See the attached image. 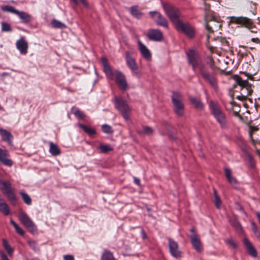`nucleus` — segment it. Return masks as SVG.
Segmentation results:
<instances>
[{"mask_svg":"<svg viewBox=\"0 0 260 260\" xmlns=\"http://www.w3.org/2000/svg\"><path fill=\"white\" fill-rule=\"evenodd\" d=\"M186 55L188 63L191 65L192 70L195 71L196 68L199 67L200 73L204 80L209 82L213 88L216 89V80L205 70L204 66L203 64L198 52L193 50H190L186 53Z\"/></svg>","mask_w":260,"mask_h":260,"instance_id":"1","label":"nucleus"},{"mask_svg":"<svg viewBox=\"0 0 260 260\" xmlns=\"http://www.w3.org/2000/svg\"><path fill=\"white\" fill-rule=\"evenodd\" d=\"M209 109L216 121L222 129L228 127V121L225 113L221 110L218 104L213 101L209 102Z\"/></svg>","mask_w":260,"mask_h":260,"instance_id":"2","label":"nucleus"},{"mask_svg":"<svg viewBox=\"0 0 260 260\" xmlns=\"http://www.w3.org/2000/svg\"><path fill=\"white\" fill-rule=\"evenodd\" d=\"M163 8L167 15L172 22L175 27L182 21L179 19L181 13L180 10L172 6L167 4H163Z\"/></svg>","mask_w":260,"mask_h":260,"instance_id":"3","label":"nucleus"},{"mask_svg":"<svg viewBox=\"0 0 260 260\" xmlns=\"http://www.w3.org/2000/svg\"><path fill=\"white\" fill-rule=\"evenodd\" d=\"M172 100L175 113L179 116H182L184 114V104L182 95L178 92H174Z\"/></svg>","mask_w":260,"mask_h":260,"instance_id":"4","label":"nucleus"},{"mask_svg":"<svg viewBox=\"0 0 260 260\" xmlns=\"http://www.w3.org/2000/svg\"><path fill=\"white\" fill-rule=\"evenodd\" d=\"M115 107L120 112L125 120H128L131 112V108L122 99L115 98Z\"/></svg>","mask_w":260,"mask_h":260,"instance_id":"5","label":"nucleus"},{"mask_svg":"<svg viewBox=\"0 0 260 260\" xmlns=\"http://www.w3.org/2000/svg\"><path fill=\"white\" fill-rule=\"evenodd\" d=\"M19 218L21 222L30 232L34 234L37 232V229L36 226L24 212L22 211H19Z\"/></svg>","mask_w":260,"mask_h":260,"instance_id":"6","label":"nucleus"},{"mask_svg":"<svg viewBox=\"0 0 260 260\" xmlns=\"http://www.w3.org/2000/svg\"><path fill=\"white\" fill-rule=\"evenodd\" d=\"M190 232L192 234L189 236V238L192 247L197 252L199 253L202 252L203 250V247L199 236L194 229H191Z\"/></svg>","mask_w":260,"mask_h":260,"instance_id":"7","label":"nucleus"},{"mask_svg":"<svg viewBox=\"0 0 260 260\" xmlns=\"http://www.w3.org/2000/svg\"><path fill=\"white\" fill-rule=\"evenodd\" d=\"M149 13L154 21L158 25L163 26L165 28H168V21L160 13L157 11H150Z\"/></svg>","mask_w":260,"mask_h":260,"instance_id":"8","label":"nucleus"},{"mask_svg":"<svg viewBox=\"0 0 260 260\" xmlns=\"http://www.w3.org/2000/svg\"><path fill=\"white\" fill-rule=\"evenodd\" d=\"M235 21L237 24L244 25L252 32L256 33L257 32L258 29L253 25L252 21L250 19L246 17H241L236 18Z\"/></svg>","mask_w":260,"mask_h":260,"instance_id":"9","label":"nucleus"},{"mask_svg":"<svg viewBox=\"0 0 260 260\" xmlns=\"http://www.w3.org/2000/svg\"><path fill=\"white\" fill-rule=\"evenodd\" d=\"M175 28L178 31H182L190 38L193 37L194 35V30L192 26L187 23H183L182 21L179 22Z\"/></svg>","mask_w":260,"mask_h":260,"instance_id":"10","label":"nucleus"},{"mask_svg":"<svg viewBox=\"0 0 260 260\" xmlns=\"http://www.w3.org/2000/svg\"><path fill=\"white\" fill-rule=\"evenodd\" d=\"M234 79L236 84L241 86L242 90H246V92H244L245 94L244 96L251 94L253 91L251 86L248 83L246 80H243L241 77L238 76H236Z\"/></svg>","mask_w":260,"mask_h":260,"instance_id":"11","label":"nucleus"},{"mask_svg":"<svg viewBox=\"0 0 260 260\" xmlns=\"http://www.w3.org/2000/svg\"><path fill=\"white\" fill-rule=\"evenodd\" d=\"M170 252L172 256L179 258L181 256V251L179 249L178 244L171 238L168 239Z\"/></svg>","mask_w":260,"mask_h":260,"instance_id":"12","label":"nucleus"},{"mask_svg":"<svg viewBox=\"0 0 260 260\" xmlns=\"http://www.w3.org/2000/svg\"><path fill=\"white\" fill-rule=\"evenodd\" d=\"M125 59L127 65L131 71L137 76L139 75L138 72V67L135 59L130 55L128 51L125 52Z\"/></svg>","mask_w":260,"mask_h":260,"instance_id":"13","label":"nucleus"},{"mask_svg":"<svg viewBox=\"0 0 260 260\" xmlns=\"http://www.w3.org/2000/svg\"><path fill=\"white\" fill-rule=\"evenodd\" d=\"M116 81L119 87L124 90L128 88V85L126 83L124 75L119 71H115Z\"/></svg>","mask_w":260,"mask_h":260,"instance_id":"14","label":"nucleus"},{"mask_svg":"<svg viewBox=\"0 0 260 260\" xmlns=\"http://www.w3.org/2000/svg\"><path fill=\"white\" fill-rule=\"evenodd\" d=\"M17 49L21 54L25 55L27 53L28 44L24 37H21L16 43Z\"/></svg>","mask_w":260,"mask_h":260,"instance_id":"15","label":"nucleus"},{"mask_svg":"<svg viewBox=\"0 0 260 260\" xmlns=\"http://www.w3.org/2000/svg\"><path fill=\"white\" fill-rule=\"evenodd\" d=\"M147 37L150 40L160 41L162 39V34L158 29H151L148 32Z\"/></svg>","mask_w":260,"mask_h":260,"instance_id":"16","label":"nucleus"},{"mask_svg":"<svg viewBox=\"0 0 260 260\" xmlns=\"http://www.w3.org/2000/svg\"><path fill=\"white\" fill-rule=\"evenodd\" d=\"M9 154L6 150L0 148V162L6 166H12L13 161L9 158Z\"/></svg>","mask_w":260,"mask_h":260,"instance_id":"17","label":"nucleus"},{"mask_svg":"<svg viewBox=\"0 0 260 260\" xmlns=\"http://www.w3.org/2000/svg\"><path fill=\"white\" fill-rule=\"evenodd\" d=\"M101 61L103 67L104 71L107 77L110 80H113V73L112 72L108 60L106 58L102 57Z\"/></svg>","mask_w":260,"mask_h":260,"instance_id":"18","label":"nucleus"},{"mask_svg":"<svg viewBox=\"0 0 260 260\" xmlns=\"http://www.w3.org/2000/svg\"><path fill=\"white\" fill-rule=\"evenodd\" d=\"M138 44L139 45V49L142 55V56L147 60H150L151 57V54L150 51L146 47V46L143 44L140 41H138Z\"/></svg>","mask_w":260,"mask_h":260,"instance_id":"19","label":"nucleus"},{"mask_svg":"<svg viewBox=\"0 0 260 260\" xmlns=\"http://www.w3.org/2000/svg\"><path fill=\"white\" fill-rule=\"evenodd\" d=\"M221 25L214 20H211L206 24V29L209 32H213L215 31H218Z\"/></svg>","mask_w":260,"mask_h":260,"instance_id":"20","label":"nucleus"},{"mask_svg":"<svg viewBox=\"0 0 260 260\" xmlns=\"http://www.w3.org/2000/svg\"><path fill=\"white\" fill-rule=\"evenodd\" d=\"M243 242L248 253L253 257H256L257 256V252L250 241L247 238H244Z\"/></svg>","mask_w":260,"mask_h":260,"instance_id":"21","label":"nucleus"},{"mask_svg":"<svg viewBox=\"0 0 260 260\" xmlns=\"http://www.w3.org/2000/svg\"><path fill=\"white\" fill-rule=\"evenodd\" d=\"M16 15L24 23H28L31 20V15L26 12L18 11Z\"/></svg>","mask_w":260,"mask_h":260,"instance_id":"22","label":"nucleus"},{"mask_svg":"<svg viewBox=\"0 0 260 260\" xmlns=\"http://www.w3.org/2000/svg\"><path fill=\"white\" fill-rule=\"evenodd\" d=\"M0 134L3 141L7 142L9 144H11V140L13 136L9 132L0 128Z\"/></svg>","mask_w":260,"mask_h":260,"instance_id":"23","label":"nucleus"},{"mask_svg":"<svg viewBox=\"0 0 260 260\" xmlns=\"http://www.w3.org/2000/svg\"><path fill=\"white\" fill-rule=\"evenodd\" d=\"M0 188L4 193L14 189L9 181L0 179Z\"/></svg>","mask_w":260,"mask_h":260,"instance_id":"24","label":"nucleus"},{"mask_svg":"<svg viewBox=\"0 0 260 260\" xmlns=\"http://www.w3.org/2000/svg\"><path fill=\"white\" fill-rule=\"evenodd\" d=\"M49 152L52 156H57L60 154L61 151L56 144L50 142H49Z\"/></svg>","mask_w":260,"mask_h":260,"instance_id":"25","label":"nucleus"},{"mask_svg":"<svg viewBox=\"0 0 260 260\" xmlns=\"http://www.w3.org/2000/svg\"><path fill=\"white\" fill-rule=\"evenodd\" d=\"M190 102L192 105L196 108L202 110L203 109V105L198 99L191 97L190 98Z\"/></svg>","mask_w":260,"mask_h":260,"instance_id":"26","label":"nucleus"},{"mask_svg":"<svg viewBox=\"0 0 260 260\" xmlns=\"http://www.w3.org/2000/svg\"><path fill=\"white\" fill-rule=\"evenodd\" d=\"M78 126L83 129L85 133L89 135V136H92L95 133V131L94 129L91 128V127L87 126L83 124L79 123L78 124Z\"/></svg>","mask_w":260,"mask_h":260,"instance_id":"27","label":"nucleus"},{"mask_svg":"<svg viewBox=\"0 0 260 260\" xmlns=\"http://www.w3.org/2000/svg\"><path fill=\"white\" fill-rule=\"evenodd\" d=\"M8 199L10 201L12 204H16V198L14 192V189L5 193Z\"/></svg>","mask_w":260,"mask_h":260,"instance_id":"28","label":"nucleus"},{"mask_svg":"<svg viewBox=\"0 0 260 260\" xmlns=\"http://www.w3.org/2000/svg\"><path fill=\"white\" fill-rule=\"evenodd\" d=\"M101 260H116L112 253L106 250L101 256Z\"/></svg>","mask_w":260,"mask_h":260,"instance_id":"29","label":"nucleus"},{"mask_svg":"<svg viewBox=\"0 0 260 260\" xmlns=\"http://www.w3.org/2000/svg\"><path fill=\"white\" fill-rule=\"evenodd\" d=\"M130 10L131 14L134 17L139 18L142 16V14L139 11L138 6H132Z\"/></svg>","mask_w":260,"mask_h":260,"instance_id":"30","label":"nucleus"},{"mask_svg":"<svg viewBox=\"0 0 260 260\" xmlns=\"http://www.w3.org/2000/svg\"><path fill=\"white\" fill-rule=\"evenodd\" d=\"M0 212L5 215L10 214V211L8 204L6 202L0 204Z\"/></svg>","mask_w":260,"mask_h":260,"instance_id":"31","label":"nucleus"},{"mask_svg":"<svg viewBox=\"0 0 260 260\" xmlns=\"http://www.w3.org/2000/svg\"><path fill=\"white\" fill-rule=\"evenodd\" d=\"M20 194L22 198L23 201L26 204L29 205L31 204V199L28 194L22 191L20 192Z\"/></svg>","mask_w":260,"mask_h":260,"instance_id":"32","label":"nucleus"},{"mask_svg":"<svg viewBox=\"0 0 260 260\" xmlns=\"http://www.w3.org/2000/svg\"><path fill=\"white\" fill-rule=\"evenodd\" d=\"M99 148L102 153H107L113 150L112 147L109 144H101Z\"/></svg>","mask_w":260,"mask_h":260,"instance_id":"33","label":"nucleus"},{"mask_svg":"<svg viewBox=\"0 0 260 260\" xmlns=\"http://www.w3.org/2000/svg\"><path fill=\"white\" fill-rule=\"evenodd\" d=\"M1 9L3 11L12 13L15 14H17V13L18 10H16L14 7L11 6H3L1 7Z\"/></svg>","mask_w":260,"mask_h":260,"instance_id":"34","label":"nucleus"},{"mask_svg":"<svg viewBox=\"0 0 260 260\" xmlns=\"http://www.w3.org/2000/svg\"><path fill=\"white\" fill-rule=\"evenodd\" d=\"M51 24H52V26L55 28L61 29V28H64L66 27V25L64 23L61 22L60 21H59L58 20H55V19H53L52 21Z\"/></svg>","mask_w":260,"mask_h":260,"instance_id":"35","label":"nucleus"},{"mask_svg":"<svg viewBox=\"0 0 260 260\" xmlns=\"http://www.w3.org/2000/svg\"><path fill=\"white\" fill-rule=\"evenodd\" d=\"M3 246L7 250L8 254L10 256H12L13 253V249L8 244L7 241L5 239L3 240Z\"/></svg>","mask_w":260,"mask_h":260,"instance_id":"36","label":"nucleus"},{"mask_svg":"<svg viewBox=\"0 0 260 260\" xmlns=\"http://www.w3.org/2000/svg\"><path fill=\"white\" fill-rule=\"evenodd\" d=\"M214 196L215 198L214 203L215 206L217 208H220L221 205V202L219 197L217 195V191L215 189H214Z\"/></svg>","mask_w":260,"mask_h":260,"instance_id":"37","label":"nucleus"},{"mask_svg":"<svg viewBox=\"0 0 260 260\" xmlns=\"http://www.w3.org/2000/svg\"><path fill=\"white\" fill-rule=\"evenodd\" d=\"M10 222L18 234L21 235H23L24 234V231L20 226H19L14 221L11 220Z\"/></svg>","mask_w":260,"mask_h":260,"instance_id":"38","label":"nucleus"},{"mask_svg":"<svg viewBox=\"0 0 260 260\" xmlns=\"http://www.w3.org/2000/svg\"><path fill=\"white\" fill-rule=\"evenodd\" d=\"M73 113L78 118L84 119L85 117V114L79 109H75Z\"/></svg>","mask_w":260,"mask_h":260,"instance_id":"39","label":"nucleus"},{"mask_svg":"<svg viewBox=\"0 0 260 260\" xmlns=\"http://www.w3.org/2000/svg\"><path fill=\"white\" fill-rule=\"evenodd\" d=\"M12 29L10 24L9 23L3 22L2 23V31H11Z\"/></svg>","mask_w":260,"mask_h":260,"instance_id":"40","label":"nucleus"},{"mask_svg":"<svg viewBox=\"0 0 260 260\" xmlns=\"http://www.w3.org/2000/svg\"><path fill=\"white\" fill-rule=\"evenodd\" d=\"M102 130L104 133L106 134H112L113 132L112 127L107 124H103L102 126Z\"/></svg>","mask_w":260,"mask_h":260,"instance_id":"41","label":"nucleus"},{"mask_svg":"<svg viewBox=\"0 0 260 260\" xmlns=\"http://www.w3.org/2000/svg\"><path fill=\"white\" fill-rule=\"evenodd\" d=\"M225 243L234 248H236L237 247V244L232 238L226 239L225 240Z\"/></svg>","mask_w":260,"mask_h":260,"instance_id":"42","label":"nucleus"},{"mask_svg":"<svg viewBox=\"0 0 260 260\" xmlns=\"http://www.w3.org/2000/svg\"><path fill=\"white\" fill-rule=\"evenodd\" d=\"M153 133V129L148 126H145L143 128V131L142 132V133L146 134V135H150L152 134Z\"/></svg>","mask_w":260,"mask_h":260,"instance_id":"43","label":"nucleus"},{"mask_svg":"<svg viewBox=\"0 0 260 260\" xmlns=\"http://www.w3.org/2000/svg\"><path fill=\"white\" fill-rule=\"evenodd\" d=\"M251 225H252V230L254 232V233H255V234L256 235V236L257 237L260 238V233L258 231L256 225L255 224V223L254 222H252Z\"/></svg>","mask_w":260,"mask_h":260,"instance_id":"44","label":"nucleus"},{"mask_svg":"<svg viewBox=\"0 0 260 260\" xmlns=\"http://www.w3.org/2000/svg\"><path fill=\"white\" fill-rule=\"evenodd\" d=\"M27 242L29 246L34 250H37L38 249L36 242L34 241L28 240Z\"/></svg>","mask_w":260,"mask_h":260,"instance_id":"45","label":"nucleus"},{"mask_svg":"<svg viewBox=\"0 0 260 260\" xmlns=\"http://www.w3.org/2000/svg\"><path fill=\"white\" fill-rule=\"evenodd\" d=\"M208 60L207 62L209 66V67L212 69H214V61L213 59L211 57L208 58Z\"/></svg>","mask_w":260,"mask_h":260,"instance_id":"46","label":"nucleus"},{"mask_svg":"<svg viewBox=\"0 0 260 260\" xmlns=\"http://www.w3.org/2000/svg\"><path fill=\"white\" fill-rule=\"evenodd\" d=\"M228 181L232 185H235L237 183L236 180L233 178L232 175L230 177L227 178Z\"/></svg>","mask_w":260,"mask_h":260,"instance_id":"47","label":"nucleus"},{"mask_svg":"<svg viewBox=\"0 0 260 260\" xmlns=\"http://www.w3.org/2000/svg\"><path fill=\"white\" fill-rule=\"evenodd\" d=\"M249 128H250L249 135H250V137L251 138L252 133L257 131L258 128L256 127L253 126H250Z\"/></svg>","mask_w":260,"mask_h":260,"instance_id":"48","label":"nucleus"},{"mask_svg":"<svg viewBox=\"0 0 260 260\" xmlns=\"http://www.w3.org/2000/svg\"><path fill=\"white\" fill-rule=\"evenodd\" d=\"M64 260H74V257L72 255H66L63 256Z\"/></svg>","mask_w":260,"mask_h":260,"instance_id":"49","label":"nucleus"},{"mask_svg":"<svg viewBox=\"0 0 260 260\" xmlns=\"http://www.w3.org/2000/svg\"><path fill=\"white\" fill-rule=\"evenodd\" d=\"M224 172L226 178L230 177V176H231V172L230 169L228 168L225 169Z\"/></svg>","mask_w":260,"mask_h":260,"instance_id":"50","label":"nucleus"},{"mask_svg":"<svg viewBox=\"0 0 260 260\" xmlns=\"http://www.w3.org/2000/svg\"><path fill=\"white\" fill-rule=\"evenodd\" d=\"M0 255L1 256L2 260H9L6 254L3 251H0Z\"/></svg>","mask_w":260,"mask_h":260,"instance_id":"51","label":"nucleus"},{"mask_svg":"<svg viewBox=\"0 0 260 260\" xmlns=\"http://www.w3.org/2000/svg\"><path fill=\"white\" fill-rule=\"evenodd\" d=\"M134 182L135 183L137 184L138 185H140V180L139 179L136 178V177H134Z\"/></svg>","mask_w":260,"mask_h":260,"instance_id":"52","label":"nucleus"},{"mask_svg":"<svg viewBox=\"0 0 260 260\" xmlns=\"http://www.w3.org/2000/svg\"><path fill=\"white\" fill-rule=\"evenodd\" d=\"M83 5L85 7H88V4L86 0H80Z\"/></svg>","mask_w":260,"mask_h":260,"instance_id":"53","label":"nucleus"},{"mask_svg":"<svg viewBox=\"0 0 260 260\" xmlns=\"http://www.w3.org/2000/svg\"><path fill=\"white\" fill-rule=\"evenodd\" d=\"M251 41L253 42L256 43H260V40L257 38H252Z\"/></svg>","mask_w":260,"mask_h":260,"instance_id":"54","label":"nucleus"},{"mask_svg":"<svg viewBox=\"0 0 260 260\" xmlns=\"http://www.w3.org/2000/svg\"><path fill=\"white\" fill-rule=\"evenodd\" d=\"M141 234H142V237L143 239H146V233L145 232V231L144 230H142L141 232Z\"/></svg>","mask_w":260,"mask_h":260,"instance_id":"55","label":"nucleus"},{"mask_svg":"<svg viewBox=\"0 0 260 260\" xmlns=\"http://www.w3.org/2000/svg\"><path fill=\"white\" fill-rule=\"evenodd\" d=\"M204 5H205V10L206 11H207V10H208L210 8V5L207 4V3H205L204 4Z\"/></svg>","mask_w":260,"mask_h":260,"instance_id":"56","label":"nucleus"},{"mask_svg":"<svg viewBox=\"0 0 260 260\" xmlns=\"http://www.w3.org/2000/svg\"><path fill=\"white\" fill-rule=\"evenodd\" d=\"M5 203L4 199L3 198L2 196L0 194V204Z\"/></svg>","mask_w":260,"mask_h":260,"instance_id":"57","label":"nucleus"},{"mask_svg":"<svg viewBox=\"0 0 260 260\" xmlns=\"http://www.w3.org/2000/svg\"><path fill=\"white\" fill-rule=\"evenodd\" d=\"M256 216L258 220V222L260 223V213L257 212L256 213Z\"/></svg>","mask_w":260,"mask_h":260,"instance_id":"58","label":"nucleus"},{"mask_svg":"<svg viewBox=\"0 0 260 260\" xmlns=\"http://www.w3.org/2000/svg\"><path fill=\"white\" fill-rule=\"evenodd\" d=\"M236 228L237 229V230H241V226L239 223H237L236 224Z\"/></svg>","mask_w":260,"mask_h":260,"instance_id":"59","label":"nucleus"},{"mask_svg":"<svg viewBox=\"0 0 260 260\" xmlns=\"http://www.w3.org/2000/svg\"><path fill=\"white\" fill-rule=\"evenodd\" d=\"M259 23L260 24V20H259Z\"/></svg>","mask_w":260,"mask_h":260,"instance_id":"60","label":"nucleus"}]
</instances>
